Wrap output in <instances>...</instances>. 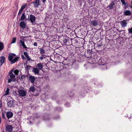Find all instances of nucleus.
<instances>
[{
  "instance_id": "obj_12",
  "label": "nucleus",
  "mask_w": 132,
  "mask_h": 132,
  "mask_svg": "<svg viewBox=\"0 0 132 132\" xmlns=\"http://www.w3.org/2000/svg\"><path fill=\"white\" fill-rule=\"evenodd\" d=\"M71 41L70 42V43H71V45H73L74 46H76L78 44V40L75 39H70Z\"/></svg>"
},
{
  "instance_id": "obj_9",
  "label": "nucleus",
  "mask_w": 132,
  "mask_h": 132,
  "mask_svg": "<svg viewBox=\"0 0 132 132\" xmlns=\"http://www.w3.org/2000/svg\"><path fill=\"white\" fill-rule=\"evenodd\" d=\"M28 20L32 23L35 21L36 18L35 16L32 14L30 15H29Z\"/></svg>"
},
{
  "instance_id": "obj_38",
  "label": "nucleus",
  "mask_w": 132,
  "mask_h": 132,
  "mask_svg": "<svg viewBox=\"0 0 132 132\" xmlns=\"http://www.w3.org/2000/svg\"><path fill=\"white\" fill-rule=\"evenodd\" d=\"M129 33L132 34V27L129 29H128Z\"/></svg>"
},
{
  "instance_id": "obj_30",
  "label": "nucleus",
  "mask_w": 132,
  "mask_h": 132,
  "mask_svg": "<svg viewBox=\"0 0 132 132\" xmlns=\"http://www.w3.org/2000/svg\"><path fill=\"white\" fill-rule=\"evenodd\" d=\"M14 74L16 75H18V74L19 72V71L18 70L16 69L14 71L13 70V72Z\"/></svg>"
},
{
  "instance_id": "obj_17",
  "label": "nucleus",
  "mask_w": 132,
  "mask_h": 132,
  "mask_svg": "<svg viewBox=\"0 0 132 132\" xmlns=\"http://www.w3.org/2000/svg\"><path fill=\"white\" fill-rule=\"evenodd\" d=\"M120 23L122 27H125L127 26V22L126 20H124L121 21L120 22Z\"/></svg>"
},
{
  "instance_id": "obj_48",
  "label": "nucleus",
  "mask_w": 132,
  "mask_h": 132,
  "mask_svg": "<svg viewBox=\"0 0 132 132\" xmlns=\"http://www.w3.org/2000/svg\"><path fill=\"white\" fill-rule=\"evenodd\" d=\"M101 46V45H98V47H100Z\"/></svg>"
},
{
  "instance_id": "obj_28",
  "label": "nucleus",
  "mask_w": 132,
  "mask_h": 132,
  "mask_svg": "<svg viewBox=\"0 0 132 132\" xmlns=\"http://www.w3.org/2000/svg\"><path fill=\"white\" fill-rule=\"evenodd\" d=\"M30 91L31 92H34L35 90V89L34 87V86H31L29 89Z\"/></svg>"
},
{
  "instance_id": "obj_31",
  "label": "nucleus",
  "mask_w": 132,
  "mask_h": 132,
  "mask_svg": "<svg viewBox=\"0 0 132 132\" xmlns=\"http://www.w3.org/2000/svg\"><path fill=\"white\" fill-rule=\"evenodd\" d=\"M26 4H24L23 5H22V6L21 7V8L20 10H22V11H23V10L25 9V8L26 6Z\"/></svg>"
},
{
  "instance_id": "obj_53",
  "label": "nucleus",
  "mask_w": 132,
  "mask_h": 132,
  "mask_svg": "<svg viewBox=\"0 0 132 132\" xmlns=\"http://www.w3.org/2000/svg\"><path fill=\"white\" fill-rule=\"evenodd\" d=\"M131 4H132V1L131 2Z\"/></svg>"
},
{
  "instance_id": "obj_44",
  "label": "nucleus",
  "mask_w": 132,
  "mask_h": 132,
  "mask_svg": "<svg viewBox=\"0 0 132 132\" xmlns=\"http://www.w3.org/2000/svg\"><path fill=\"white\" fill-rule=\"evenodd\" d=\"M73 95V93H72V95H70V97H72V96Z\"/></svg>"
},
{
  "instance_id": "obj_36",
  "label": "nucleus",
  "mask_w": 132,
  "mask_h": 132,
  "mask_svg": "<svg viewBox=\"0 0 132 132\" xmlns=\"http://www.w3.org/2000/svg\"><path fill=\"white\" fill-rule=\"evenodd\" d=\"M9 89L7 88L6 90V91L5 92V95H8L9 92Z\"/></svg>"
},
{
  "instance_id": "obj_39",
  "label": "nucleus",
  "mask_w": 132,
  "mask_h": 132,
  "mask_svg": "<svg viewBox=\"0 0 132 132\" xmlns=\"http://www.w3.org/2000/svg\"><path fill=\"white\" fill-rule=\"evenodd\" d=\"M22 11L21 10H19L18 14V16L19 15H20L22 13Z\"/></svg>"
},
{
  "instance_id": "obj_47",
  "label": "nucleus",
  "mask_w": 132,
  "mask_h": 132,
  "mask_svg": "<svg viewBox=\"0 0 132 132\" xmlns=\"http://www.w3.org/2000/svg\"><path fill=\"white\" fill-rule=\"evenodd\" d=\"M27 61H26V63H24V65H25V64H27Z\"/></svg>"
},
{
  "instance_id": "obj_1",
  "label": "nucleus",
  "mask_w": 132,
  "mask_h": 132,
  "mask_svg": "<svg viewBox=\"0 0 132 132\" xmlns=\"http://www.w3.org/2000/svg\"><path fill=\"white\" fill-rule=\"evenodd\" d=\"M16 56L15 54L11 53L9 54L8 56L9 60L11 64H13L18 61L19 59V57H14Z\"/></svg>"
},
{
  "instance_id": "obj_35",
  "label": "nucleus",
  "mask_w": 132,
  "mask_h": 132,
  "mask_svg": "<svg viewBox=\"0 0 132 132\" xmlns=\"http://www.w3.org/2000/svg\"><path fill=\"white\" fill-rule=\"evenodd\" d=\"M44 56H46L45 55V56L41 55V56L39 57V59L41 60H42L43 59H45L46 58Z\"/></svg>"
},
{
  "instance_id": "obj_32",
  "label": "nucleus",
  "mask_w": 132,
  "mask_h": 132,
  "mask_svg": "<svg viewBox=\"0 0 132 132\" xmlns=\"http://www.w3.org/2000/svg\"><path fill=\"white\" fill-rule=\"evenodd\" d=\"M16 38L15 37H13L12 39L11 44L15 43L16 41Z\"/></svg>"
},
{
  "instance_id": "obj_49",
  "label": "nucleus",
  "mask_w": 132,
  "mask_h": 132,
  "mask_svg": "<svg viewBox=\"0 0 132 132\" xmlns=\"http://www.w3.org/2000/svg\"><path fill=\"white\" fill-rule=\"evenodd\" d=\"M1 123V117H0V124Z\"/></svg>"
},
{
  "instance_id": "obj_15",
  "label": "nucleus",
  "mask_w": 132,
  "mask_h": 132,
  "mask_svg": "<svg viewBox=\"0 0 132 132\" xmlns=\"http://www.w3.org/2000/svg\"><path fill=\"white\" fill-rule=\"evenodd\" d=\"M5 58L4 56L0 57V67L1 66L3 63L5 62Z\"/></svg>"
},
{
  "instance_id": "obj_42",
  "label": "nucleus",
  "mask_w": 132,
  "mask_h": 132,
  "mask_svg": "<svg viewBox=\"0 0 132 132\" xmlns=\"http://www.w3.org/2000/svg\"><path fill=\"white\" fill-rule=\"evenodd\" d=\"M21 57L22 59H25L24 56L22 54L21 55Z\"/></svg>"
},
{
  "instance_id": "obj_8",
  "label": "nucleus",
  "mask_w": 132,
  "mask_h": 132,
  "mask_svg": "<svg viewBox=\"0 0 132 132\" xmlns=\"http://www.w3.org/2000/svg\"><path fill=\"white\" fill-rule=\"evenodd\" d=\"M93 52L92 51L90 50H88L86 52H85L84 54L85 57L87 58H90L92 56Z\"/></svg>"
},
{
  "instance_id": "obj_46",
  "label": "nucleus",
  "mask_w": 132,
  "mask_h": 132,
  "mask_svg": "<svg viewBox=\"0 0 132 132\" xmlns=\"http://www.w3.org/2000/svg\"><path fill=\"white\" fill-rule=\"evenodd\" d=\"M65 61H64L63 62V63L65 65V64H66L65 63Z\"/></svg>"
},
{
  "instance_id": "obj_6",
  "label": "nucleus",
  "mask_w": 132,
  "mask_h": 132,
  "mask_svg": "<svg viewBox=\"0 0 132 132\" xmlns=\"http://www.w3.org/2000/svg\"><path fill=\"white\" fill-rule=\"evenodd\" d=\"M15 104V101L13 100L9 101L7 103V105L8 108H12L14 107Z\"/></svg>"
},
{
  "instance_id": "obj_3",
  "label": "nucleus",
  "mask_w": 132,
  "mask_h": 132,
  "mask_svg": "<svg viewBox=\"0 0 132 132\" xmlns=\"http://www.w3.org/2000/svg\"><path fill=\"white\" fill-rule=\"evenodd\" d=\"M96 62H98L99 65L105 64L106 61L105 57H98L96 59Z\"/></svg>"
},
{
  "instance_id": "obj_14",
  "label": "nucleus",
  "mask_w": 132,
  "mask_h": 132,
  "mask_svg": "<svg viewBox=\"0 0 132 132\" xmlns=\"http://www.w3.org/2000/svg\"><path fill=\"white\" fill-rule=\"evenodd\" d=\"M36 79V78L34 76H32L30 75L29 77V80L33 84H34Z\"/></svg>"
},
{
  "instance_id": "obj_41",
  "label": "nucleus",
  "mask_w": 132,
  "mask_h": 132,
  "mask_svg": "<svg viewBox=\"0 0 132 132\" xmlns=\"http://www.w3.org/2000/svg\"><path fill=\"white\" fill-rule=\"evenodd\" d=\"M2 103L1 100H0V108L2 107Z\"/></svg>"
},
{
  "instance_id": "obj_27",
  "label": "nucleus",
  "mask_w": 132,
  "mask_h": 132,
  "mask_svg": "<svg viewBox=\"0 0 132 132\" xmlns=\"http://www.w3.org/2000/svg\"><path fill=\"white\" fill-rule=\"evenodd\" d=\"M4 45L3 43L0 42V51L2 50L4 48Z\"/></svg>"
},
{
  "instance_id": "obj_33",
  "label": "nucleus",
  "mask_w": 132,
  "mask_h": 132,
  "mask_svg": "<svg viewBox=\"0 0 132 132\" xmlns=\"http://www.w3.org/2000/svg\"><path fill=\"white\" fill-rule=\"evenodd\" d=\"M1 115L2 118L3 119H5L6 118L4 112H2L1 113Z\"/></svg>"
},
{
  "instance_id": "obj_52",
  "label": "nucleus",
  "mask_w": 132,
  "mask_h": 132,
  "mask_svg": "<svg viewBox=\"0 0 132 132\" xmlns=\"http://www.w3.org/2000/svg\"><path fill=\"white\" fill-rule=\"evenodd\" d=\"M70 93H71V92H70Z\"/></svg>"
},
{
  "instance_id": "obj_26",
  "label": "nucleus",
  "mask_w": 132,
  "mask_h": 132,
  "mask_svg": "<svg viewBox=\"0 0 132 132\" xmlns=\"http://www.w3.org/2000/svg\"><path fill=\"white\" fill-rule=\"evenodd\" d=\"M115 5V4L114 2L113 1H112L111 3L109 6L110 9H112L113 8V6Z\"/></svg>"
},
{
  "instance_id": "obj_23",
  "label": "nucleus",
  "mask_w": 132,
  "mask_h": 132,
  "mask_svg": "<svg viewBox=\"0 0 132 132\" xmlns=\"http://www.w3.org/2000/svg\"><path fill=\"white\" fill-rule=\"evenodd\" d=\"M23 54L26 57L28 61H30L31 60V58H30V56H29L28 53L26 52H24Z\"/></svg>"
},
{
  "instance_id": "obj_24",
  "label": "nucleus",
  "mask_w": 132,
  "mask_h": 132,
  "mask_svg": "<svg viewBox=\"0 0 132 132\" xmlns=\"http://www.w3.org/2000/svg\"><path fill=\"white\" fill-rule=\"evenodd\" d=\"M29 65H27L25 68V70L27 72H29V70H31V69H33V68Z\"/></svg>"
},
{
  "instance_id": "obj_7",
  "label": "nucleus",
  "mask_w": 132,
  "mask_h": 132,
  "mask_svg": "<svg viewBox=\"0 0 132 132\" xmlns=\"http://www.w3.org/2000/svg\"><path fill=\"white\" fill-rule=\"evenodd\" d=\"M62 40L64 44H65L66 45H71V43H70L71 40L68 37L63 38Z\"/></svg>"
},
{
  "instance_id": "obj_25",
  "label": "nucleus",
  "mask_w": 132,
  "mask_h": 132,
  "mask_svg": "<svg viewBox=\"0 0 132 132\" xmlns=\"http://www.w3.org/2000/svg\"><path fill=\"white\" fill-rule=\"evenodd\" d=\"M37 67L38 68V69L40 70H41L43 69V66L42 64L41 63H39L37 64Z\"/></svg>"
},
{
  "instance_id": "obj_51",
  "label": "nucleus",
  "mask_w": 132,
  "mask_h": 132,
  "mask_svg": "<svg viewBox=\"0 0 132 132\" xmlns=\"http://www.w3.org/2000/svg\"><path fill=\"white\" fill-rule=\"evenodd\" d=\"M130 7L132 9V6H131Z\"/></svg>"
},
{
  "instance_id": "obj_43",
  "label": "nucleus",
  "mask_w": 132,
  "mask_h": 132,
  "mask_svg": "<svg viewBox=\"0 0 132 132\" xmlns=\"http://www.w3.org/2000/svg\"><path fill=\"white\" fill-rule=\"evenodd\" d=\"M43 2L44 3H45V2H46V0H42Z\"/></svg>"
},
{
  "instance_id": "obj_29",
  "label": "nucleus",
  "mask_w": 132,
  "mask_h": 132,
  "mask_svg": "<svg viewBox=\"0 0 132 132\" xmlns=\"http://www.w3.org/2000/svg\"><path fill=\"white\" fill-rule=\"evenodd\" d=\"M101 68L103 70H105L107 69V66L105 64L101 65Z\"/></svg>"
},
{
  "instance_id": "obj_45",
  "label": "nucleus",
  "mask_w": 132,
  "mask_h": 132,
  "mask_svg": "<svg viewBox=\"0 0 132 132\" xmlns=\"http://www.w3.org/2000/svg\"><path fill=\"white\" fill-rule=\"evenodd\" d=\"M25 37H20V38L21 39L23 40V39H22V38H25Z\"/></svg>"
},
{
  "instance_id": "obj_37",
  "label": "nucleus",
  "mask_w": 132,
  "mask_h": 132,
  "mask_svg": "<svg viewBox=\"0 0 132 132\" xmlns=\"http://www.w3.org/2000/svg\"><path fill=\"white\" fill-rule=\"evenodd\" d=\"M21 78L22 79H25L26 78V76L24 75H23L21 76Z\"/></svg>"
},
{
  "instance_id": "obj_4",
  "label": "nucleus",
  "mask_w": 132,
  "mask_h": 132,
  "mask_svg": "<svg viewBox=\"0 0 132 132\" xmlns=\"http://www.w3.org/2000/svg\"><path fill=\"white\" fill-rule=\"evenodd\" d=\"M19 95L20 97H25L27 94V92L26 90L23 89H20L18 91Z\"/></svg>"
},
{
  "instance_id": "obj_21",
  "label": "nucleus",
  "mask_w": 132,
  "mask_h": 132,
  "mask_svg": "<svg viewBox=\"0 0 132 132\" xmlns=\"http://www.w3.org/2000/svg\"><path fill=\"white\" fill-rule=\"evenodd\" d=\"M25 19L26 20L27 19V18H26L25 13L23 12L22 14L20 19V20H24Z\"/></svg>"
},
{
  "instance_id": "obj_54",
  "label": "nucleus",
  "mask_w": 132,
  "mask_h": 132,
  "mask_svg": "<svg viewBox=\"0 0 132 132\" xmlns=\"http://www.w3.org/2000/svg\"><path fill=\"white\" fill-rule=\"evenodd\" d=\"M3 132H4V131H3Z\"/></svg>"
},
{
  "instance_id": "obj_13",
  "label": "nucleus",
  "mask_w": 132,
  "mask_h": 132,
  "mask_svg": "<svg viewBox=\"0 0 132 132\" xmlns=\"http://www.w3.org/2000/svg\"><path fill=\"white\" fill-rule=\"evenodd\" d=\"M6 116L8 119L12 117L13 115V113L10 111L6 112Z\"/></svg>"
},
{
  "instance_id": "obj_22",
  "label": "nucleus",
  "mask_w": 132,
  "mask_h": 132,
  "mask_svg": "<svg viewBox=\"0 0 132 132\" xmlns=\"http://www.w3.org/2000/svg\"><path fill=\"white\" fill-rule=\"evenodd\" d=\"M20 44L23 47V48L25 49H27V47L25 45L24 41H22V40H20Z\"/></svg>"
},
{
  "instance_id": "obj_16",
  "label": "nucleus",
  "mask_w": 132,
  "mask_h": 132,
  "mask_svg": "<svg viewBox=\"0 0 132 132\" xmlns=\"http://www.w3.org/2000/svg\"><path fill=\"white\" fill-rule=\"evenodd\" d=\"M40 70L38 69L37 68H35L33 67V69L32 70V72H34L35 75L37 74L39 75V72Z\"/></svg>"
},
{
  "instance_id": "obj_10",
  "label": "nucleus",
  "mask_w": 132,
  "mask_h": 132,
  "mask_svg": "<svg viewBox=\"0 0 132 132\" xmlns=\"http://www.w3.org/2000/svg\"><path fill=\"white\" fill-rule=\"evenodd\" d=\"M32 3L34 5V7L36 8L38 7L40 5V0H35Z\"/></svg>"
},
{
  "instance_id": "obj_34",
  "label": "nucleus",
  "mask_w": 132,
  "mask_h": 132,
  "mask_svg": "<svg viewBox=\"0 0 132 132\" xmlns=\"http://www.w3.org/2000/svg\"><path fill=\"white\" fill-rule=\"evenodd\" d=\"M120 1L123 5H126V3L125 0H120Z\"/></svg>"
},
{
  "instance_id": "obj_19",
  "label": "nucleus",
  "mask_w": 132,
  "mask_h": 132,
  "mask_svg": "<svg viewBox=\"0 0 132 132\" xmlns=\"http://www.w3.org/2000/svg\"><path fill=\"white\" fill-rule=\"evenodd\" d=\"M124 15L126 16H130L131 15V12L130 10H126L123 12Z\"/></svg>"
},
{
  "instance_id": "obj_11",
  "label": "nucleus",
  "mask_w": 132,
  "mask_h": 132,
  "mask_svg": "<svg viewBox=\"0 0 132 132\" xmlns=\"http://www.w3.org/2000/svg\"><path fill=\"white\" fill-rule=\"evenodd\" d=\"M13 127L11 125H7L5 126V130L6 132H11L13 130Z\"/></svg>"
},
{
  "instance_id": "obj_40",
  "label": "nucleus",
  "mask_w": 132,
  "mask_h": 132,
  "mask_svg": "<svg viewBox=\"0 0 132 132\" xmlns=\"http://www.w3.org/2000/svg\"><path fill=\"white\" fill-rule=\"evenodd\" d=\"M34 45L35 46H37V43L36 42H34Z\"/></svg>"
},
{
  "instance_id": "obj_2",
  "label": "nucleus",
  "mask_w": 132,
  "mask_h": 132,
  "mask_svg": "<svg viewBox=\"0 0 132 132\" xmlns=\"http://www.w3.org/2000/svg\"><path fill=\"white\" fill-rule=\"evenodd\" d=\"M13 70H11L9 72V75L10 77V78H8V82L10 83L11 82H15L16 81L15 78V76L13 73Z\"/></svg>"
},
{
  "instance_id": "obj_5",
  "label": "nucleus",
  "mask_w": 132,
  "mask_h": 132,
  "mask_svg": "<svg viewBox=\"0 0 132 132\" xmlns=\"http://www.w3.org/2000/svg\"><path fill=\"white\" fill-rule=\"evenodd\" d=\"M100 20L95 19L90 21V25L92 27H96L98 25Z\"/></svg>"
},
{
  "instance_id": "obj_20",
  "label": "nucleus",
  "mask_w": 132,
  "mask_h": 132,
  "mask_svg": "<svg viewBox=\"0 0 132 132\" xmlns=\"http://www.w3.org/2000/svg\"><path fill=\"white\" fill-rule=\"evenodd\" d=\"M19 25L21 28H25L26 26V24L24 21L21 22L20 23Z\"/></svg>"
},
{
  "instance_id": "obj_50",
  "label": "nucleus",
  "mask_w": 132,
  "mask_h": 132,
  "mask_svg": "<svg viewBox=\"0 0 132 132\" xmlns=\"http://www.w3.org/2000/svg\"><path fill=\"white\" fill-rule=\"evenodd\" d=\"M113 1L114 2H116L117 1V0H113Z\"/></svg>"
},
{
  "instance_id": "obj_18",
  "label": "nucleus",
  "mask_w": 132,
  "mask_h": 132,
  "mask_svg": "<svg viewBox=\"0 0 132 132\" xmlns=\"http://www.w3.org/2000/svg\"><path fill=\"white\" fill-rule=\"evenodd\" d=\"M40 53L41 55L45 56L44 55L45 53V50L43 49V47H41L39 48Z\"/></svg>"
}]
</instances>
